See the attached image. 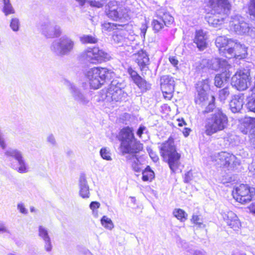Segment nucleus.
<instances>
[{
  "label": "nucleus",
  "instance_id": "2f4dec72",
  "mask_svg": "<svg viewBox=\"0 0 255 255\" xmlns=\"http://www.w3.org/2000/svg\"><path fill=\"white\" fill-rule=\"evenodd\" d=\"M173 215L181 222H185L187 219L188 214L181 209H175Z\"/></svg>",
  "mask_w": 255,
  "mask_h": 255
},
{
  "label": "nucleus",
  "instance_id": "bf43d9fd",
  "mask_svg": "<svg viewBox=\"0 0 255 255\" xmlns=\"http://www.w3.org/2000/svg\"><path fill=\"white\" fill-rule=\"evenodd\" d=\"M90 5L93 6H95L97 7H101L103 6V4L99 1H96L95 0H91L89 1Z\"/></svg>",
  "mask_w": 255,
  "mask_h": 255
},
{
  "label": "nucleus",
  "instance_id": "72a5a7b5",
  "mask_svg": "<svg viewBox=\"0 0 255 255\" xmlns=\"http://www.w3.org/2000/svg\"><path fill=\"white\" fill-rule=\"evenodd\" d=\"M220 54L228 58H231L233 57H235L237 58V53L235 52L234 46H230V47H227L226 48L222 49V53Z\"/></svg>",
  "mask_w": 255,
  "mask_h": 255
},
{
  "label": "nucleus",
  "instance_id": "412c9836",
  "mask_svg": "<svg viewBox=\"0 0 255 255\" xmlns=\"http://www.w3.org/2000/svg\"><path fill=\"white\" fill-rule=\"evenodd\" d=\"M216 46L219 48L220 53H222V49L227 47L233 46L235 45L236 48L241 47L240 45H238L235 43V41L231 39H228L225 36H219L215 41Z\"/></svg>",
  "mask_w": 255,
  "mask_h": 255
},
{
  "label": "nucleus",
  "instance_id": "423d86ee",
  "mask_svg": "<svg viewBox=\"0 0 255 255\" xmlns=\"http://www.w3.org/2000/svg\"><path fill=\"white\" fill-rule=\"evenodd\" d=\"M229 28L231 31L240 35L248 34L251 36L255 35V28H251L244 18L239 15L231 16L229 21Z\"/></svg>",
  "mask_w": 255,
  "mask_h": 255
},
{
  "label": "nucleus",
  "instance_id": "0e129e2a",
  "mask_svg": "<svg viewBox=\"0 0 255 255\" xmlns=\"http://www.w3.org/2000/svg\"><path fill=\"white\" fill-rule=\"evenodd\" d=\"M145 129V127L144 126H140L137 131V134L139 137H141L143 131Z\"/></svg>",
  "mask_w": 255,
  "mask_h": 255
},
{
  "label": "nucleus",
  "instance_id": "c756f323",
  "mask_svg": "<svg viewBox=\"0 0 255 255\" xmlns=\"http://www.w3.org/2000/svg\"><path fill=\"white\" fill-rule=\"evenodd\" d=\"M229 70H227V72L224 71L221 74L217 75L215 77V86L218 87H221L224 81L230 77L231 74H229Z\"/></svg>",
  "mask_w": 255,
  "mask_h": 255
},
{
  "label": "nucleus",
  "instance_id": "5fc2aeb1",
  "mask_svg": "<svg viewBox=\"0 0 255 255\" xmlns=\"http://www.w3.org/2000/svg\"><path fill=\"white\" fill-rule=\"evenodd\" d=\"M129 73L134 83H135L141 78V77L136 73V72L134 71H131Z\"/></svg>",
  "mask_w": 255,
  "mask_h": 255
},
{
  "label": "nucleus",
  "instance_id": "7ed1b4c3",
  "mask_svg": "<svg viewBox=\"0 0 255 255\" xmlns=\"http://www.w3.org/2000/svg\"><path fill=\"white\" fill-rule=\"evenodd\" d=\"M159 148L160 155L164 161L168 163L173 172H175L181 164V155L176 151L173 138L169 137L167 141L161 144Z\"/></svg>",
  "mask_w": 255,
  "mask_h": 255
},
{
  "label": "nucleus",
  "instance_id": "a211bd4d",
  "mask_svg": "<svg viewBox=\"0 0 255 255\" xmlns=\"http://www.w3.org/2000/svg\"><path fill=\"white\" fill-rule=\"evenodd\" d=\"M40 30L42 34L48 38L58 37L61 33L60 27L50 21L43 22L41 25Z\"/></svg>",
  "mask_w": 255,
  "mask_h": 255
},
{
  "label": "nucleus",
  "instance_id": "6e6552de",
  "mask_svg": "<svg viewBox=\"0 0 255 255\" xmlns=\"http://www.w3.org/2000/svg\"><path fill=\"white\" fill-rule=\"evenodd\" d=\"M126 85L118 80L112 81L106 93V99L108 101L120 102L125 100L127 94L123 91Z\"/></svg>",
  "mask_w": 255,
  "mask_h": 255
},
{
  "label": "nucleus",
  "instance_id": "c85d7f7f",
  "mask_svg": "<svg viewBox=\"0 0 255 255\" xmlns=\"http://www.w3.org/2000/svg\"><path fill=\"white\" fill-rule=\"evenodd\" d=\"M157 16L160 19H162V21L163 22L164 25L166 26H168L174 21L173 17L168 12L160 10L158 12Z\"/></svg>",
  "mask_w": 255,
  "mask_h": 255
},
{
  "label": "nucleus",
  "instance_id": "c9c22d12",
  "mask_svg": "<svg viewBox=\"0 0 255 255\" xmlns=\"http://www.w3.org/2000/svg\"><path fill=\"white\" fill-rule=\"evenodd\" d=\"M102 225L106 229L111 230L114 227V224L111 219L106 216H104L101 219Z\"/></svg>",
  "mask_w": 255,
  "mask_h": 255
},
{
  "label": "nucleus",
  "instance_id": "a878e982",
  "mask_svg": "<svg viewBox=\"0 0 255 255\" xmlns=\"http://www.w3.org/2000/svg\"><path fill=\"white\" fill-rule=\"evenodd\" d=\"M95 58L97 63H102L111 59L110 54L99 47H95Z\"/></svg>",
  "mask_w": 255,
  "mask_h": 255
},
{
  "label": "nucleus",
  "instance_id": "09e8293b",
  "mask_svg": "<svg viewBox=\"0 0 255 255\" xmlns=\"http://www.w3.org/2000/svg\"><path fill=\"white\" fill-rule=\"evenodd\" d=\"M211 101L210 102L208 107L206 108V110L204 111V113H209L211 111H212L213 112L214 111H213L214 109V104H213L214 101H215V97L213 96H211Z\"/></svg>",
  "mask_w": 255,
  "mask_h": 255
},
{
  "label": "nucleus",
  "instance_id": "774afa93",
  "mask_svg": "<svg viewBox=\"0 0 255 255\" xmlns=\"http://www.w3.org/2000/svg\"><path fill=\"white\" fill-rule=\"evenodd\" d=\"M249 169L250 171L253 172V174L255 175V163L249 167Z\"/></svg>",
  "mask_w": 255,
  "mask_h": 255
},
{
  "label": "nucleus",
  "instance_id": "79ce46f5",
  "mask_svg": "<svg viewBox=\"0 0 255 255\" xmlns=\"http://www.w3.org/2000/svg\"><path fill=\"white\" fill-rule=\"evenodd\" d=\"M100 155L103 159L108 160H112L111 157V153L110 150L106 147H103L101 149L100 151Z\"/></svg>",
  "mask_w": 255,
  "mask_h": 255
},
{
  "label": "nucleus",
  "instance_id": "bb28decb",
  "mask_svg": "<svg viewBox=\"0 0 255 255\" xmlns=\"http://www.w3.org/2000/svg\"><path fill=\"white\" fill-rule=\"evenodd\" d=\"M113 40L115 43L121 44V46H128L130 42L128 38L124 36V31H120L117 33H115L113 35Z\"/></svg>",
  "mask_w": 255,
  "mask_h": 255
},
{
  "label": "nucleus",
  "instance_id": "9d476101",
  "mask_svg": "<svg viewBox=\"0 0 255 255\" xmlns=\"http://www.w3.org/2000/svg\"><path fill=\"white\" fill-rule=\"evenodd\" d=\"M7 157L13 158L17 162V166L11 164V166L20 173H27L29 171V167L26 163L22 152L15 148H9L5 152Z\"/></svg>",
  "mask_w": 255,
  "mask_h": 255
},
{
  "label": "nucleus",
  "instance_id": "e2e57ef3",
  "mask_svg": "<svg viewBox=\"0 0 255 255\" xmlns=\"http://www.w3.org/2000/svg\"><path fill=\"white\" fill-rule=\"evenodd\" d=\"M232 255H246V254L239 249H235L232 253Z\"/></svg>",
  "mask_w": 255,
  "mask_h": 255
},
{
  "label": "nucleus",
  "instance_id": "3c124183",
  "mask_svg": "<svg viewBox=\"0 0 255 255\" xmlns=\"http://www.w3.org/2000/svg\"><path fill=\"white\" fill-rule=\"evenodd\" d=\"M44 249L47 252H50L52 250V245L51 243V239L44 241Z\"/></svg>",
  "mask_w": 255,
  "mask_h": 255
},
{
  "label": "nucleus",
  "instance_id": "4be33fe9",
  "mask_svg": "<svg viewBox=\"0 0 255 255\" xmlns=\"http://www.w3.org/2000/svg\"><path fill=\"white\" fill-rule=\"evenodd\" d=\"M244 95L240 94L234 96L230 103V107L233 113L239 112L244 105Z\"/></svg>",
  "mask_w": 255,
  "mask_h": 255
},
{
  "label": "nucleus",
  "instance_id": "37998d69",
  "mask_svg": "<svg viewBox=\"0 0 255 255\" xmlns=\"http://www.w3.org/2000/svg\"><path fill=\"white\" fill-rule=\"evenodd\" d=\"M191 221L195 226L199 228H204L203 220L199 216L196 215H193Z\"/></svg>",
  "mask_w": 255,
  "mask_h": 255
},
{
  "label": "nucleus",
  "instance_id": "f8f14e48",
  "mask_svg": "<svg viewBox=\"0 0 255 255\" xmlns=\"http://www.w3.org/2000/svg\"><path fill=\"white\" fill-rule=\"evenodd\" d=\"M68 89L73 99L79 104L87 106L92 99V93L89 91H83L73 84L68 83Z\"/></svg>",
  "mask_w": 255,
  "mask_h": 255
},
{
  "label": "nucleus",
  "instance_id": "a18cd8bd",
  "mask_svg": "<svg viewBox=\"0 0 255 255\" xmlns=\"http://www.w3.org/2000/svg\"><path fill=\"white\" fill-rule=\"evenodd\" d=\"M230 94L228 88H225L219 91V98L221 101H224Z\"/></svg>",
  "mask_w": 255,
  "mask_h": 255
},
{
  "label": "nucleus",
  "instance_id": "58836bf2",
  "mask_svg": "<svg viewBox=\"0 0 255 255\" xmlns=\"http://www.w3.org/2000/svg\"><path fill=\"white\" fill-rule=\"evenodd\" d=\"M80 40L83 43L95 44L98 42L97 38L92 35H84L80 37Z\"/></svg>",
  "mask_w": 255,
  "mask_h": 255
},
{
  "label": "nucleus",
  "instance_id": "8fccbe9b",
  "mask_svg": "<svg viewBox=\"0 0 255 255\" xmlns=\"http://www.w3.org/2000/svg\"><path fill=\"white\" fill-rule=\"evenodd\" d=\"M46 141L52 146L57 145V142L54 136L52 134H49L46 137Z\"/></svg>",
  "mask_w": 255,
  "mask_h": 255
},
{
  "label": "nucleus",
  "instance_id": "473e14b6",
  "mask_svg": "<svg viewBox=\"0 0 255 255\" xmlns=\"http://www.w3.org/2000/svg\"><path fill=\"white\" fill-rule=\"evenodd\" d=\"M38 235L43 241L50 240L48 229L43 226H39L38 229Z\"/></svg>",
  "mask_w": 255,
  "mask_h": 255
},
{
  "label": "nucleus",
  "instance_id": "4468645a",
  "mask_svg": "<svg viewBox=\"0 0 255 255\" xmlns=\"http://www.w3.org/2000/svg\"><path fill=\"white\" fill-rule=\"evenodd\" d=\"M230 67L231 65L228 64L226 60L216 58L204 59L200 63V68H208L215 71L221 70L222 72L225 71L227 72Z\"/></svg>",
  "mask_w": 255,
  "mask_h": 255
},
{
  "label": "nucleus",
  "instance_id": "2eb2a0df",
  "mask_svg": "<svg viewBox=\"0 0 255 255\" xmlns=\"http://www.w3.org/2000/svg\"><path fill=\"white\" fill-rule=\"evenodd\" d=\"M196 85L197 93L195 96V102L203 106L207 103L208 100L207 92L209 89V86L208 80L199 81Z\"/></svg>",
  "mask_w": 255,
  "mask_h": 255
},
{
  "label": "nucleus",
  "instance_id": "4c0bfd02",
  "mask_svg": "<svg viewBox=\"0 0 255 255\" xmlns=\"http://www.w3.org/2000/svg\"><path fill=\"white\" fill-rule=\"evenodd\" d=\"M162 20L158 16L152 20V25L154 31L158 32L165 26Z\"/></svg>",
  "mask_w": 255,
  "mask_h": 255
},
{
  "label": "nucleus",
  "instance_id": "a19ab883",
  "mask_svg": "<svg viewBox=\"0 0 255 255\" xmlns=\"http://www.w3.org/2000/svg\"><path fill=\"white\" fill-rule=\"evenodd\" d=\"M154 173L148 167H147L142 172V179L144 181L151 180L154 178Z\"/></svg>",
  "mask_w": 255,
  "mask_h": 255
},
{
  "label": "nucleus",
  "instance_id": "680f3d73",
  "mask_svg": "<svg viewBox=\"0 0 255 255\" xmlns=\"http://www.w3.org/2000/svg\"><path fill=\"white\" fill-rule=\"evenodd\" d=\"M147 28V25L145 22L142 23L141 26L140 27L141 31V35H143L144 37L145 35L146 30Z\"/></svg>",
  "mask_w": 255,
  "mask_h": 255
},
{
  "label": "nucleus",
  "instance_id": "f03ea898",
  "mask_svg": "<svg viewBox=\"0 0 255 255\" xmlns=\"http://www.w3.org/2000/svg\"><path fill=\"white\" fill-rule=\"evenodd\" d=\"M228 125V118L222 110L217 109L206 119L204 132L207 135L222 131L226 128Z\"/></svg>",
  "mask_w": 255,
  "mask_h": 255
},
{
  "label": "nucleus",
  "instance_id": "13d9d810",
  "mask_svg": "<svg viewBox=\"0 0 255 255\" xmlns=\"http://www.w3.org/2000/svg\"><path fill=\"white\" fill-rule=\"evenodd\" d=\"M192 172L189 171L187 172L185 174L184 176V182L188 183L189 181H190L192 180Z\"/></svg>",
  "mask_w": 255,
  "mask_h": 255
},
{
  "label": "nucleus",
  "instance_id": "aec40b11",
  "mask_svg": "<svg viewBox=\"0 0 255 255\" xmlns=\"http://www.w3.org/2000/svg\"><path fill=\"white\" fill-rule=\"evenodd\" d=\"M223 219L227 225L234 230H237L241 227V223L237 215L232 211H228L223 215Z\"/></svg>",
  "mask_w": 255,
  "mask_h": 255
},
{
  "label": "nucleus",
  "instance_id": "4d7b16f0",
  "mask_svg": "<svg viewBox=\"0 0 255 255\" xmlns=\"http://www.w3.org/2000/svg\"><path fill=\"white\" fill-rule=\"evenodd\" d=\"M100 206V203L98 202L93 201L90 204V208L92 210H98Z\"/></svg>",
  "mask_w": 255,
  "mask_h": 255
},
{
  "label": "nucleus",
  "instance_id": "de8ad7c7",
  "mask_svg": "<svg viewBox=\"0 0 255 255\" xmlns=\"http://www.w3.org/2000/svg\"><path fill=\"white\" fill-rule=\"evenodd\" d=\"M249 13L255 18V0H250L249 5Z\"/></svg>",
  "mask_w": 255,
  "mask_h": 255
},
{
  "label": "nucleus",
  "instance_id": "603ef678",
  "mask_svg": "<svg viewBox=\"0 0 255 255\" xmlns=\"http://www.w3.org/2000/svg\"><path fill=\"white\" fill-rule=\"evenodd\" d=\"M9 231L4 223L0 221V234H9Z\"/></svg>",
  "mask_w": 255,
  "mask_h": 255
},
{
  "label": "nucleus",
  "instance_id": "cd10ccee",
  "mask_svg": "<svg viewBox=\"0 0 255 255\" xmlns=\"http://www.w3.org/2000/svg\"><path fill=\"white\" fill-rule=\"evenodd\" d=\"M82 57L84 60L91 63H96L94 47L88 48L84 51L82 54Z\"/></svg>",
  "mask_w": 255,
  "mask_h": 255
},
{
  "label": "nucleus",
  "instance_id": "5701e85b",
  "mask_svg": "<svg viewBox=\"0 0 255 255\" xmlns=\"http://www.w3.org/2000/svg\"><path fill=\"white\" fill-rule=\"evenodd\" d=\"M136 61L141 71H146L148 69L147 65L149 58L146 52L143 50L138 51L136 54Z\"/></svg>",
  "mask_w": 255,
  "mask_h": 255
},
{
  "label": "nucleus",
  "instance_id": "b1692460",
  "mask_svg": "<svg viewBox=\"0 0 255 255\" xmlns=\"http://www.w3.org/2000/svg\"><path fill=\"white\" fill-rule=\"evenodd\" d=\"M79 194L83 198L89 197V187L85 176H81L79 179Z\"/></svg>",
  "mask_w": 255,
  "mask_h": 255
},
{
  "label": "nucleus",
  "instance_id": "9b49d317",
  "mask_svg": "<svg viewBox=\"0 0 255 255\" xmlns=\"http://www.w3.org/2000/svg\"><path fill=\"white\" fill-rule=\"evenodd\" d=\"M255 193V189L250 188L246 184H240L233 191L234 198L241 204H245L251 201Z\"/></svg>",
  "mask_w": 255,
  "mask_h": 255
},
{
  "label": "nucleus",
  "instance_id": "6e6d98bb",
  "mask_svg": "<svg viewBox=\"0 0 255 255\" xmlns=\"http://www.w3.org/2000/svg\"><path fill=\"white\" fill-rule=\"evenodd\" d=\"M170 63L174 67H177L179 61L175 56H170L169 58Z\"/></svg>",
  "mask_w": 255,
  "mask_h": 255
},
{
  "label": "nucleus",
  "instance_id": "1a4fd4ad",
  "mask_svg": "<svg viewBox=\"0 0 255 255\" xmlns=\"http://www.w3.org/2000/svg\"><path fill=\"white\" fill-rule=\"evenodd\" d=\"M108 7L106 13L109 17L122 22L129 19L128 9L124 6L119 5L117 1L110 2L108 4Z\"/></svg>",
  "mask_w": 255,
  "mask_h": 255
},
{
  "label": "nucleus",
  "instance_id": "f704fd0d",
  "mask_svg": "<svg viewBox=\"0 0 255 255\" xmlns=\"http://www.w3.org/2000/svg\"><path fill=\"white\" fill-rule=\"evenodd\" d=\"M3 2V7L2 11L5 15L7 16L9 14L14 13V9L9 2V0H2Z\"/></svg>",
  "mask_w": 255,
  "mask_h": 255
},
{
  "label": "nucleus",
  "instance_id": "ea45409f",
  "mask_svg": "<svg viewBox=\"0 0 255 255\" xmlns=\"http://www.w3.org/2000/svg\"><path fill=\"white\" fill-rule=\"evenodd\" d=\"M246 106L250 111L255 113V93L248 98Z\"/></svg>",
  "mask_w": 255,
  "mask_h": 255
},
{
  "label": "nucleus",
  "instance_id": "c03bdc74",
  "mask_svg": "<svg viewBox=\"0 0 255 255\" xmlns=\"http://www.w3.org/2000/svg\"><path fill=\"white\" fill-rule=\"evenodd\" d=\"M20 26L19 20L17 18L14 17L11 19L10 27L13 31H17Z\"/></svg>",
  "mask_w": 255,
  "mask_h": 255
},
{
  "label": "nucleus",
  "instance_id": "20e7f679",
  "mask_svg": "<svg viewBox=\"0 0 255 255\" xmlns=\"http://www.w3.org/2000/svg\"><path fill=\"white\" fill-rule=\"evenodd\" d=\"M84 74L90 87L94 89L100 88L106 80L110 79L114 76L111 70L101 67L88 69Z\"/></svg>",
  "mask_w": 255,
  "mask_h": 255
},
{
  "label": "nucleus",
  "instance_id": "69168bd1",
  "mask_svg": "<svg viewBox=\"0 0 255 255\" xmlns=\"http://www.w3.org/2000/svg\"><path fill=\"white\" fill-rule=\"evenodd\" d=\"M193 255H207V254L203 251L196 250L194 251Z\"/></svg>",
  "mask_w": 255,
  "mask_h": 255
},
{
  "label": "nucleus",
  "instance_id": "6ab92c4d",
  "mask_svg": "<svg viewBox=\"0 0 255 255\" xmlns=\"http://www.w3.org/2000/svg\"><path fill=\"white\" fill-rule=\"evenodd\" d=\"M207 39L208 36L206 31L202 29L197 30L195 32L194 43L200 50H203L207 47Z\"/></svg>",
  "mask_w": 255,
  "mask_h": 255
},
{
  "label": "nucleus",
  "instance_id": "393cba45",
  "mask_svg": "<svg viewBox=\"0 0 255 255\" xmlns=\"http://www.w3.org/2000/svg\"><path fill=\"white\" fill-rule=\"evenodd\" d=\"M126 160L131 164V167L134 171L138 172L141 170V163L135 154L127 155Z\"/></svg>",
  "mask_w": 255,
  "mask_h": 255
},
{
  "label": "nucleus",
  "instance_id": "ddd939ff",
  "mask_svg": "<svg viewBox=\"0 0 255 255\" xmlns=\"http://www.w3.org/2000/svg\"><path fill=\"white\" fill-rule=\"evenodd\" d=\"M250 72L246 69L236 72L232 78V85L239 91H244L248 88L250 83Z\"/></svg>",
  "mask_w": 255,
  "mask_h": 255
},
{
  "label": "nucleus",
  "instance_id": "49530a36",
  "mask_svg": "<svg viewBox=\"0 0 255 255\" xmlns=\"http://www.w3.org/2000/svg\"><path fill=\"white\" fill-rule=\"evenodd\" d=\"M116 24L111 22H105L102 24V29L104 31H111L116 28Z\"/></svg>",
  "mask_w": 255,
  "mask_h": 255
},
{
  "label": "nucleus",
  "instance_id": "f257e3e1",
  "mask_svg": "<svg viewBox=\"0 0 255 255\" xmlns=\"http://www.w3.org/2000/svg\"><path fill=\"white\" fill-rule=\"evenodd\" d=\"M120 150L123 155H133L143 148L142 144L134 137L133 130L128 127L122 129L119 134Z\"/></svg>",
  "mask_w": 255,
  "mask_h": 255
},
{
  "label": "nucleus",
  "instance_id": "0eeeda50",
  "mask_svg": "<svg viewBox=\"0 0 255 255\" xmlns=\"http://www.w3.org/2000/svg\"><path fill=\"white\" fill-rule=\"evenodd\" d=\"M74 45L75 42L71 38L67 36H63L54 41L50 49L57 55H68L73 51Z\"/></svg>",
  "mask_w": 255,
  "mask_h": 255
},
{
  "label": "nucleus",
  "instance_id": "338daca9",
  "mask_svg": "<svg viewBox=\"0 0 255 255\" xmlns=\"http://www.w3.org/2000/svg\"><path fill=\"white\" fill-rule=\"evenodd\" d=\"M191 130L188 128H184L183 130V133L185 137H187L189 134Z\"/></svg>",
  "mask_w": 255,
  "mask_h": 255
},
{
  "label": "nucleus",
  "instance_id": "e433bc0d",
  "mask_svg": "<svg viewBox=\"0 0 255 255\" xmlns=\"http://www.w3.org/2000/svg\"><path fill=\"white\" fill-rule=\"evenodd\" d=\"M135 84L142 91H146L150 89V85L141 77Z\"/></svg>",
  "mask_w": 255,
  "mask_h": 255
},
{
  "label": "nucleus",
  "instance_id": "7c9ffc66",
  "mask_svg": "<svg viewBox=\"0 0 255 255\" xmlns=\"http://www.w3.org/2000/svg\"><path fill=\"white\" fill-rule=\"evenodd\" d=\"M235 41V43L238 44L240 45L241 47H239L238 48H236V46L235 45H233L234 48L235 49V52L237 53V58L239 59H242L246 57L247 55V48L245 47V45L241 44L240 43L237 42L236 40Z\"/></svg>",
  "mask_w": 255,
  "mask_h": 255
},
{
  "label": "nucleus",
  "instance_id": "864d4df0",
  "mask_svg": "<svg viewBox=\"0 0 255 255\" xmlns=\"http://www.w3.org/2000/svg\"><path fill=\"white\" fill-rule=\"evenodd\" d=\"M17 208L22 214H26L27 213V210L25 208L24 205L22 203L17 204Z\"/></svg>",
  "mask_w": 255,
  "mask_h": 255
},
{
  "label": "nucleus",
  "instance_id": "39448f33",
  "mask_svg": "<svg viewBox=\"0 0 255 255\" xmlns=\"http://www.w3.org/2000/svg\"><path fill=\"white\" fill-rule=\"evenodd\" d=\"M209 4L218 14H214L207 17L209 24L214 27H217L222 24L226 17V15L230 11L231 5L228 0H209Z\"/></svg>",
  "mask_w": 255,
  "mask_h": 255
},
{
  "label": "nucleus",
  "instance_id": "dca6fc26",
  "mask_svg": "<svg viewBox=\"0 0 255 255\" xmlns=\"http://www.w3.org/2000/svg\"><path fill=\"white\" fill-rule=\"evenodd\" d=\"M175 81L173 77L164 75L160 78L161 89L165 98L170 100L174 90Z\"/></svg>",
  "mask_w": 255,
  "mask_h": 255
},
{
  "label": "nucleus",
  "instance_id": "052dcab7",
  "mask_svg": "<svg viewBox=\"0 0 255 255\" xmlns=\"http://www.w3.org/2000/svg\"><path fill=\"white\" fill-rule=\"evenodd\" d=\"M149 154L151 159L153 160V161L156 162L158 160V156L155 154V153L150 149V150H148Z\"/></svg>",
  "mask_w": 255,
  "mask_h": 255
},
{
  "label": "nucleus",
  "instance_id": "f3484780",
  "mask_svg": "<svg viewBox=\"0 0 255 255\" xmlns=\"http://www.w3.org/2000/svg\"><path fill=\"white\" fill-rule=\"evenodd\" d=\"M220 166L228 167L232 165H236L239 163L237 161L236 157L227 152H221L215 156L213 159Z\"/></svg>",
  "mask_w": 255,
  "mask_h": 255
}]
</instances>
